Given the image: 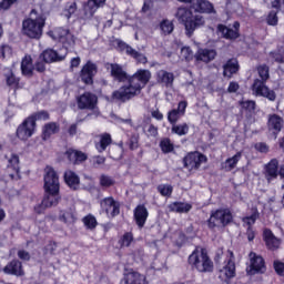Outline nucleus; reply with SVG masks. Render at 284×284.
I'll use <instances>...</instances> for the list:
<instances>
[{"instance_id":"f257e3e1","label":"nucleus","mask_w":284,"mask_h":284,"mask_svg":"<svg viewBox=\"0 0 284 284\" xmlns=\"http://www.w3.org/2000/svg\"><path fill=\"white\" fill-rule=\"evenodd\" d=\"M109 65L111 70L110 74L114 81L119 83L128 82L112 92L111 99L116 103H128V101H132L134 97H139L143 88H145L152 79V72L148 69H138L136 72L130 75L123 70V65L119 63H110Z\"/></svg>"},{"instance_id":"f03ea898","label":"nucleus","mask_w":284,"mask_h":284,"mask_svg":"<svg viewBox=\"0 0 284 284\" xmlns=\"http://www.w3.org/2000/svg\"><path fill=\"white\" fill-rule=\"evenodd\" d=\"M203 14H216L214 3L210 0H191V6H181L176 9L175 19L184 27V33L190 39L196 30L205 28Z\"/></svg>"},{"instance_id":"7ed1b4c3","label":"nucleus","mask_w":284,"mask_h":284,"mask_svg":"<svg viewBox=\"0 0 284 284\" xmlns=\"http://www.w3.org/2000/svg\"><path fill=\"white\" fill-rule=\"evenodd\" d=\"M43 181L44 196L42 204L34 206L36 214H43V207L59 205L61 201V183L59 182V173L54 171V168L47 166L44 169Z\"/></svg>"},{"instance_id":"20e7f679","label":"nucleus","mask_w":284,"mask_h":284,"mask_svg":"<svg viewBox=\"0 0 284 284\" xmlns=\"http://www.w3.org/2000/svg\"><path fill=\"white\" fill-rule=\"evenodd\" d=\"M48 18L44 13H39L37 9L30 11V18L22 21V33L28 39H36L39 41L43 37V29Z\"/></svg>"},{"instance_id":"39448f33","label":"nucleus","mask_w":284,"mask_h":284,"mask_svg":"<svg viewBox=\"0 0 284 284\" xmlns=\"http://www.w3.org/2000/svg\"><path fill=\"white\" fill-rule=\"evenodd\" d=\"M258 78L254 79L251 85L252 92L256 97H263L268 101H276V92L270 87H267V81H270V67L267 64H260L257 67Z\"/></svg>"},{"instance_id":"423d86ee","label":"nucleus","mask_w":284,"mask_h":284,"mask_svg":"<svg viewBox=\"0 0 284 284\" xmlns=\"http://www.w3.org/2000/svg\"><path fill=\"white\" fill-rule=\"evenodd\" d=\"M191 270H196L201 274L214 272V262L210 258L207 250L196 246L187 257Z\"/></svg>"},{"instance_id":"0eeeda50","label":"nucleus","mask_w":284,"mask_h":284,"mask_svg":"<svg viewBox=\"0 0 284 284\" xmlns=\"http://www.w3.org/2000/svg\"><path fill=\"white\" fill-rule=\"evenodd\" d=\"M234 222V215L230 209H216L210 214V219L206 221L209 230H214L215 227H227Z\"/></svg>"},{"instance_id":"6e6552de","label":"nucleus","mask_w":284,"mask_h":284,"mask_svg":"<svg viewBox=\"0 0 284 284\" xmlns=\"http://www.w3.org/2000/svg\"><path fill=\"white\" fill-rule=\"evenodd\" d=\"M182 163L189 172H199L202 163H207V155L201 151H191L183 158Z\"/></svg>"},{"instance_id":"1a4fd4ad","label":"nucleus","mask_w":284,"mask_h":284,"mask_svg":"<svg viewBox=\"0 0 284 284\" xmlns=\"http://www.w3.org/2000/svg\"><path fill=\"white\" fill-rule=\"evenodd\" d=\"M4 159H7V169L2 176V181H19L21 179V166L19 156L12 153L10 158L6 155Z\"/></svg>"},{"instance_id":"9d476101","label":"nucleus","mask_w":284,"mask_h":284,"mask_svg":"<svg viewBox=\"0 0 284 284\" xmlns=\"http://www.w3.org/2000/svg\"><path fill=\"white\" fill-rule=\"evenodd\" d=\"M227 257L224 261V266L220 270L219 278L224 283H230L236 276V257L232 250H227Z\"/></svg>"},{"instance_id":"9b49d317","label":"nucleus","mask_w":284,"mask_h":284,"mask_svg":"<svg viewBox=\"0 0 284 284\" xmlns=\"http://www.w3.org/2000/svg\"><path fill=\"white\" fill-rule=\"evenodd\" d=\"M250 265L246 267L247 276H256V274H265L267 272V265L265 258L255 252L248 254Z\"/></svg>"},{"instance_id":"f8f14e48","label":"nucleus","mask_w":284,"mask_h":284,"mask_svg":"<svg viewBox=\"0 0 284 284\" xmlns=\"http://www.w3.org/2000/svg\"><path fill=\"white\" fill-rule=\"evenodd\" d=\"M99 72V67L92 60H88L80 70V79L84 85H94V77Z\"/></svg>"},{"instance_id":"ddd939ff","label":"nucleus","mask_w":284,"mask_h":284,"mask_svg":"<svg viewBox=\"0 0 284 284\" xmlns=\"http://www.w3.org/2000/svg\"><path fill=\"white\" fill-rule=\"evenodd\" d=\"M98 104L99 97L90 91H85L77 98V105L79 110H97Z\"/></svg>"},{"instance_id":"4468645a","label":"nucleus","mask_w":284,"mask_h":284,"mask_svg":"<svg viewBox=\"0 0 284 284\" xmlns=\"http://www.w3.org/2000/svg\"><path fill=\"white\" fill-rule=\"evenodd\" d=\"M283 125H284L283 116L276 113L268 114L266 128L270 134H272L274 139H278V134H281V132L283 131Z\"/></svg>"},{"instance_id":"2eb2a0df","label":"nucleus","mask_w":284,"mask_h":284,"mask_svg":"<svg viewBox=\"0 0 284 284\" xmlns=\"http://www.w3.org/2000/svg\"><path fill=\"white\" fill-rule=\"evenodd\" d=\"M100 207L105 214H110L112 219L121 214V202L114 200L112 196L104 197L100 201Z\"/></svg>"},{"instance_id":"dca6fc26","label":"nucleus","mask_w":284,"mask_h":284,"mask_svg":"<svg viewBox=\"0 0 284 284\" xmlns=\"http://www.w3.org/2000/svg\"><path fill=\"white\" fill-rule=\"evenodd\" d=\"M34 132H37V126L31 120L26 118L22 123L18 125L16 136H18L20 141H28V139L34 135Z\"/></svg>"},{"instance_id":"f3484780","label":"nucleus","mask_w":284,"mask_h":284,"mask_svg":"<svg viewBox=\"0 0 284 284\" xmlns=\"http://www.w3.org/2000/svg\"><path fill=\"white\" fill-rule=\"evenodd\" d=\"M217 32H221L223 39L227 41H236L241 37V22H233V29L227 28L225 24H217Z\"/></svg>"},{"instance_id":"a211bd4d","label":"nucleus","mask_w":284,"mask_h":284,"mask_svg":"<svg viewBox=\"0 0 284 284\" xmlns=\"http://www.w3.org/2000/svg\"><path fill=\"white\" fill-rule=\"evenodd\" d=\"M149 216L150 211H148L145 204H138L133 210V219L139 230H143V227H145V223H148Z\"/></svg>"},{"instance_id":"6ab92c4d","label":"nucleus","mask_w":284,"mask_h":284,"mask_svg":"<svg viewBox=\"0 0 284 284\" xmlns=\"http://www.w3.org/2000/svg\"><path fill=\"white\" fill-rule=\"evenodd\" d=\"M64 156L71 165H83L88 161V153L72 148L64 152Z\"/></svg>"},{"instance_id":"aec40b11","label":"nucleus","mask_w":284,"mask_h":284,"mask_svg":"<svg viewBox=\"0 0 284 284\" xmlns=\"http://www.w3.org/2000/svg\"><path fill=\"white\" fill-rule=\"evenodd\" d=\"M2 272L8 274L9 276H17V278H21L26 276V270L23 268V263L19 260H12L9 262L3 268Z\"/></svg>"},{"instance_id":"412c9836","label":"nucleus","mask_w":284,"mask_h":284,"mask_svg":"<svg viewBox=\"0 0 284 284\" xmlns=\"http://www.w3.org/2000/svg\"><path fill=\"white\" fill-rule=\"evenodd\" d=\"M174 73L168 70L161 69L155 72V81L162 88H174Z\"/></svg>"},{"instance_id":"4be33fe9","label":"nucleus","mask_w":284,"mask_h":284,"mask_svg":"<svg viewBox=\"0 0 284 284\" xmlns=\"http://www.w3.org/2000/svg\"><path fill=\"white\" fill-rule=\"evenodd\" d=\"M262 239L270 252H276L281 247V239L276 237L270 229L263 230Z\"/></svg>"},{"instance_id":"5701e85b","label":"nucleus","mask_w":284,"mask_h":284,"mask_svg":"<svg viewBox=\"0 0 284 284\" xmlns=\"http://www.w3.org/2000/svg\"><path fill=\"white\" fill-rule=\"evenodd\" d=\"M264 176L267 183H272V181H276V179H278L280 176L278 160L272 159L267 164H265Z\"/></svg>"},{"instance_id":"b1692460","label":"nucleus","mask_w":284,"mask_h":284,"mask_svg":"<svg viewBox=\"0 0 284 284\" xmlns=\"http://www.w3.org/2000/svg\"><path fill=\"white\" fill-rule=\"evenodd\" d=\"M59 132H61V124L59 122H47L42 126L41 139L42 141H50Z\"/></svg>"},{"instance_id":"393cba45","label":"nucleus","mask_w":284,"mask_h":284,"mask_svg":"<svg viewBox=\"0 0 284 284\" xmlns=\"http://www.w3.org/2000/svg\"><path fill=\"white\" fill-rule=\"evenodd\" d=\"M65 57H68V54L60 55L54 49H45L40 53V59H42L44 63H61V61H65Z\"/></svg>"},{"instance_id":"a878e982","label":"nucleus","mask_w":284,"mask_h":284,"mask_svg":"<svg viewBox=\"0 0 284 284\" xmlns=\"http://www.w3.org/2000/svg\"><path fill=\"white\" fill-rule=\"evenodd\" d=\"M223 77L225 79H232L234 74H237L239 70H241V64H239V60L231 58L223 64Z\"/></svg>"},{"instance_id":"bb28decb","label":"nucleus","mask_w":284,"mask_h":284,"mask_svg":"<svg viewBox=\"0 0 284 284\" xmlns=\"http://www.w3.org/2000/svg\"><path fill=\"white\" fill-rule=\"evenodd\" d=\"M108 0H88L84 7V17L85 19H92L99 8H103Z\"/></svg>"},{"instance_id":"cd10ccee","label":"nucleus","mask_w":284,"mask_h":284,"mask_svg":"<svg viewBox=\"0 0 284 284\" xmlns=\"http://www.w3.org/2000/svg\"><path fill=\"white\" fill-rule=\"evenodd\" d=\"M63 179L65 185H68L70 190H79V186L81 185V178H79V174H77V172L68 170L64 172Z\"/></svg>"},{"instance_id":"c85d7f7f","label":"nucleus","mask_w":284,"mask_h":284,"mask_svg":"<svg viewBox=\"0 0 284 284\" xmlns=\"http://www.w3.org/2000/svg\"><path fill=\"white\" fill-rule=\"evenodd\" d=\"M123 281L125 284H145V276L130 268L124 273Z\"/></svg>"},{"instance_id":"c756f323","label":"nucleus","mask_w":284,"mask_h":284,"mask_svg":"<svg viewBox=\"0 0 284 284\" xmlns=\"http://www.w3.org/2000/svg\"><path fill=\"white\" fill-rule=\"evenodd\" d=\"M99 142H95V150L102 154V152H105V150L112 145V135L104 132L99 135Z\"/></svg>"},{"instance_id":"7c9ffc66","label":"nucleus","mask_w":284,"mask_h":284,"mask_svg":"<svg viewBox=\"0 0 284 284\" xmlns=\"http://www.w3.org/2000/svg\"><path fill=\"white\" fill-rule=\"evenodd\" d=\"M216 59V51L214 49H199L195 53V61H203L210 63Z\"/></svg>"},{"instance_id":"2f4dec72","label":"nucleus","mask_w":284,"mask_h":284,"mask_svg":"<svg viewBox=\"0 0 284 284\" xmlns=\"http://www.w3.org/2000/svg\"><path fill=\"white\" fill-rule=\"evenodd\" d=\"M21 72L23 77H33L34 75V64L32 62V55L27 54L22 58L21 61Z\"/></svg>"},{"instance_id":"473e14b6","label":"nucleus","mask_w":284,"mask_h":284,"mask_svg":"<svg viewBox=\"0 0 284 284\" xmlns=\"http://www.w3.org/2000/svg\"><path fill=\"white\" fill-rule=\"evenodd\" d=\"M192 210L191 203L173 202L169 204V212H176L178 214H187Z\"/></svg>"},{"instance_id":"72a5a7b5","label":"nucleus","mask_w":284,"mask_h":284,"mask_svg":"<svg viewBox=\"0 0 284 284\" xmlns=\"http://www.w3.org/2000/svg\"><path fill=\"white\" fill-rule=\"evenodd\" d=\"M27 119L33 122L37 128V121H50V112L47 110L37 111L30 114Z\"/></svg>"},{"instance_id":"f704fd0d","label":"nucleus","mask_w":284,"mask_h":284,"mask_svg":"<svg viewBox=\"0 0 284 284\" xmlns=\"http://www.w3.org/2000/svg\"><path fill=\"white\" fill-rule=\"evenodd\" d=\"M241 156H243V153L239 151L236 154H234L232 158H229L225 160L223 168L226 172H232L236 165H239V161H241Z\"/></svg>"},{"instance_id":"c9c22d12","label":"nucleus","mask_w":284,"mask_h":284,"mask_svg":"<svg viewBox=\"0 0 284 284\" xmlns=\"http://www.w3.org/2000/svg\"><path fill=\"white\" fill-rule=\"evenodd\" d=\"M283 12V6L280 9L273 8L266 16L267 26H278V13Z\"/></svg>"},{"instance_id":"e433bc0d","label":"nucleus","mask_w":284,"mask_h":284,"mask_svg":"<svg viewBox=\"0 0 284 284\" xmlns=\"http://www.w3.org/2000/svg\"><path fill=\"white\" fill-rule=\"evenodd\" d=\"M190 132V125L187 123L182 124H172L171 133L176 134L178 136H185Z\"/></svg>"},{"instance_id":"4c0bfd02","label":"nucleus","mask_w":284,"mask_h":284,"mask_svg":"<svg viewBox=\"0 0 284 284\" xmlns=\"http://www.w3.org/2000/svg\"><path fill=\"white\" fill-rule=\"evenodd\" d=\"M78 8L79 7L77 6V2H67L62 10V16L65 17V19L70 20L72 19V16L77 12Z\"/></svg>"},{"instance_id":"58836bf2","label":"nucleus","mask_w":284,"mask_h":284,"mask_svg":"<svg viewBox=\"0 0 284 284\" xmlns=\"http://www.w3.org/2000/svg\"><path fill=\"white\" fill-rule=\"evenodd\" d=\"M160 149L162 154H171V152H174V143L170 138H164L160 141Z\"/></svg>"},{"instance_id":"ea45409f","label":"nucleus","mask_w":284,"mask_h":284,"mask_svg":"<svg viewBox=\"0 0 284 284\" xmlns=\"http://www.w3.org/2000/svg\"><path fill=\"white\" fill-rule=\"evenodd\" d=\"M160 30L164 37L172 34V32H174V22L170 21L169 19H163L160 22Z\"/></svg>"},{"instance_id":"a19ab883","label":"nucleus","mask_w":284,"mask_h":284,"mask_svg":"<svg viewBox=\"0 0 284 284\" xmlns=\"http://www.w3.org/2000/svg\"><path fill=\"white\" fill-rule=\"evenodd\" d=\"M261 216V213H258V209H253L252 214L248 216H244L242 219V222L247 227H253V225L256 223V220Z\"/></svg>"},{"instance_id":"79ce46f5","label":"nucleus","mask_w":284,"mask_h":284,"mask_svg":"<svg viewBox=\"0 0 284 284\" xmlns=\"http://www.w3.org/2000/svg\"><path fill=\"white\" fill-rule=\"evenodd\" d=\"M59 221L61 223H77V216L72 211H60Z\"/></svg>"},{"instance_id":"37998d69","label":"nucleus","mask_w":284,"mask_h":284,"mask_svg":"<svg viewBox=\"0 0 284 284\" xmlns=\"http://www.w3.org/2000/svg\"><path fill=\"white\" fill-rule=\"evenodd\" d=\"M120 247H130L134 243V234L132 232H125L118 241Z\"/></svg>"},{"instance_id":"c03bdc74","label":"nucleus","mask_w":284,"mask_h":284,"mask_svg":"<svg viewBox=\"0 0 284 284\" xmlns=\"http://www.w3.org/2000/svg\"><path fill=\"white\" fill-rule=\"evenodd\" d=\"M82 223L87 230H97V226L99 225V222L97 221V217L92 214H88L82 219Z\"/></svg>"},{"instance_id":"a18cd8bd","label":"nucleus","mask_w":284,"mask_h":284,"mask_svg":"<svg viewBox=\"0 0 284 284\" xmlns=\"http://www.w3.org/2000/svg\"><path fill=\"white\" fill-rule=\"evenodd\" d=\"M268 57H270L272 63H280V64L284 63V50H282V49H276V50L271 51L268 53Z\"/></svg>"},{"instance_id":"49530a36","label":"nucleus","mask_w":284,"mask_h":284,"mask_svg":"<svg viewBox=\"0 0 284 284\" xmlns=\"http://www.w3.org/2000/svg\"><path fill=\"white\" fill-rule=\"evenodd\" d=\"M100 187H112L116 185V180L108 174H101L99 178Z\"/></svg>"},{"instance_id":"de8ad7c7","label":"nucleus","mask_w":284,"mask_h":284,"mask_svg":"<svg viewBox=\"0 0 284 284\" xmlns=\"http://www.w3.org/2000/svg\"><path fill=\"white\" fill-rule=\"evenodd\" d=\"M116 43V49L119 50V52H125V54H128V57H131V54L134 53V48H132V45L125 43L123 40H115Z\"/></svg>"},{"instance_id":"09e8293b","label":"nucleus","mask_w":284,"mask_h":284,"mask_svg":"<svg viewBox=\"0 0 284 284\" xmlns=\"http://www.w3.org/2000/svg\"><path fill=\"white\" fill-rule=\"evenodd\" d=\"M70 37L73 36L68 29L59 28L54 31V38L58 39V41H61V43H65Z\"/></svg>"},{"instance_id":"8fccbe9b","label":"nucleus","mask_w":284,"mask_h":284,"mask_svg":"<svg viewBox=\"0 0 284 284\" xmlns=\"http://www.w3.org/2000/svg\"><path fill=\"white\" fill-rule=\"evenodd\" d=\"M20 82H21V78H18L12 72L7 77V85L12 90H19L21 88Z\"/></svg>"},{"instance_id":"3c124183","label":"nucleus","mask_w":284,"mask_h":284,"mask_svg":"<svg viewBox=\"0 0 284 284\" xmlns=\"http://www.w3.org/2000/svg\"><path fill=\"white\" fill-rule=\"evenodd\" d=\"M158 192L161 194V196H166L170 199L174 192V186H172V184H160L158 186Z\"/></svg>"},{"instance_id":"603ef678","label":"nucleus","mask_w":284,"mask_h":284,"mask_svg":"<svg viewBox=\"0 0 284 284\" xmlns=\"http://www.w3.org/2000/svg\"><path fill=\"white\" fill-rule=\"evenodd\" d=\"M183 116L176 109H172L168 112V121L171 125L179 123V120Z\"/></svg>"},{"instance_id":"864d4df0","label":"nucleus","mask_w":284,"mask_h":284,"mask_svg":"<svg viewBox=\"0 0 284 284\" xmlns=\"http://www.w3.org/2000/svg\"><path fill=\"white\" fill-rule=\"evenodd\" d=\"M139 139H140V136L136 133H133L129 138V141H128L129 150H131V151L139 150Z\"/></svg>"},{"instance_id":"5fc2aeb1","label":"nucleus","mask_w":284,"mask_h":284,"mask_svg":"<svg viewBox=\"0 0 284 284\" xmlns=\"http://www.w3.org/2000/svg\"><path fill=\"white\" fill-rule=\"evenodd\" d=\"M240 105L246 112H254L256 110V101L253 100L241 101Z\"/></svg>"},{"instance_id":"6e6d98bb","label":"nucleus","mask_w":284,"mask_h":284,"mask_svg":"<svg viewBox=\"0 0 284 284\" xmlns=\"http://www.w3.org/2000/svg\"><path fill=\"white\" fill-rule=\"evenodd\" d=\"M273 270L277 276H284V262L275 260L273 262Z\"/></svg>"},{"instance_id":"4d7b16f0","label":"nucleus","mask_w":284,"mask_h":284,"mask_svg":"<svg viewBox=\"0 0 284 284\" xmlns=\"http://www.w3.org/2000/svg\"><path fill=\"white\" fill-rule=\"evenodd\" d=\"M132 59H135V61H138V63H148V57H145L143 53L136 51L135 49H133V53H131L130 55Z\"/></svg>"},{"instance_id":"13d9d810","label":"nucleus","mask_w":284,"mask_h":284,"mask_svg":"<svg viewBox=\"0 0 284 284\" xmlns=\"http://www.w3.org/2000/svg\"><path fill=\"white\" fill-rule=\"evenodd\" d=\"M254 150L260 152V154H267V152H270V145L265 142H257L254 144Z\"/></svg>"},{"instance_id":"bf43d9fd","label":"nucleus","mask_w":284,"mask_h":284,"mask_svg":"<svg viewBox=\"0 0 284 284\" xmlns=\"http://www.w3.org/2000/svg\"><path fill=\"white\" fill-rule=\"evenodd\" d=\"M45 63L48 62L39 58L33 64V70H36V72H39L40 74H43V72H45Z\"/></svg>"},{"instance_id":"052dcab7","label":"nucleus","mask_w":284,"mask_h":284,"mask_svg":"<svg viewBox=\"0 0 284 284\" xmlns=\"http://www.w3.org/2000/svg\"><path fill=\"white\" fill-rule=\"evenodd\" d=\"M12 47L2 44L1 47V57L2 59H10L12 57Z\"/></svg>"},{"instance_id":"680f3d73","label":"nucleus","mask_w":284,"mask_h":284,"mask_svg":"<svg viewBox=\"0 0 284 284\" xmlns=\"http://www.w3.org/2000/svg\"><path fill=\"white\" fill-rule=\"evenodd\" d=\"M17 3H19V0H1V10H10Z\"/></svg>"},{"instance_id":"e2e57ef3","label":"nucleus","mask_w":284,"mask_h":284,"mask_svg":"<svg viewBox=\"0 0 284 284\" xmlns=\"http://www.w3.org/2000/svg\"><path fill=\"white\" fill-rule=\"evenodd\" d=\"M185 110H187V101L182 100L178 103V108L175 109L182 116H185Z\"/></svg>"},{"instance_id":"0e129e2a","label":"nucleus","mask_w":284,"mask_h":284,"mask_svg":"<svg viewBox=\"0 0 284 284\" xmlns=\"http://www.w3.org/2000/svg\"><path fill=\"white\" fill-rule=\"evenodd\" d=\"M146 136H153V138L159 136V128L155 126L154 124H150L146 130Z\"/></svg>"},{"instance_id":"69168bd1","label":"nucleus","mask_w":284,"mask_h":284,"mask_svg":"<svg viewBox=\"0 0 284 284\" xmlns=\"http://www.w3.org/2000/svg\"><path fill=\"white\" fill-rule=\"evenodd\" d=\"M18 258H20V261H30V258H31L30 252H28L26 250H19Z\"/></svg>"},{"instance_id":"338daca9","label":"nucleus","mask_w":284,"mask_h":284,"mask_svg":"<svg viewBox=\"0 0 284 284\" xmlns=\"http://www.w3.org/2000/svg\"><path fill=\"white\" fill-rule=\"evenodd\" d=\"M239 88H241L239 85V82H230L229 87H227V92H230V94H233L234 92H239Z\"/></svg>"},{"instance_id":"774afa93","label":"nucleus","mask_w":284,"mask_h":284,"mask_svg":"<svg viewBox=\"0 0 284 284\" xmlns=\"http://www.w3.org/2000/svg\"><path fill=\"white\" fill-rule=\"evenodd\" d=\"M79 65H81V58L80 57L72 58L70 61V70H74V68H79Z\"/></svg>"}]
</instances>
